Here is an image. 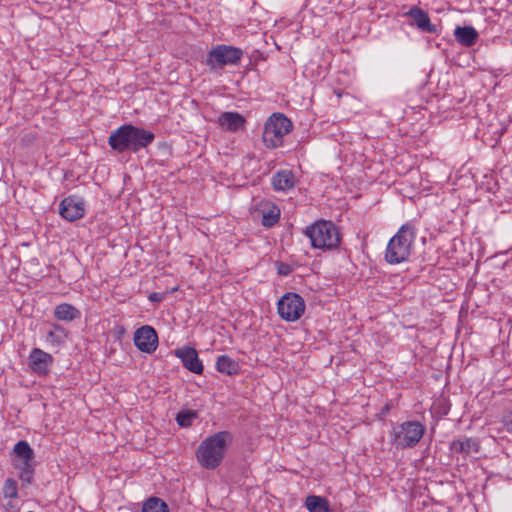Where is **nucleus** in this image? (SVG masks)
I'll return each mask as SVG.
<instances>
[{
  "label": "nucleus",
  "instance_id": "f257e3e1",
  "mask_svg": "<svg viewBox=\"0 0 512 512\" xmlns=\"http://www.w3.org/2000/svg\"><path fill=\"white\" fill-rule=\"evenodd\" d=\"M154 140L153 132L132 124H124L110 133L108 144L117 153H137L147 148Z\"/></svg>",
  "mask_w": 512,
  "mask_h": 512
},
{
  "label": "nucleus",
  "instance_id": "f03ea898",
  "mask_svg": "<svg viewBox=\"0 0 512 512\" xmlns=\"http://www.w3.org/2000/svg\"><path fill=\"white\" fill-rule=\"evenodd\" d=\"M233 436L229 431H219L204 439L196 450V458L205 469L217 468L225 457Z\"/></svg>",
  "mask_w": 512,
  "mask_h": 512
},
{
  "label": "nucleus",
  "instance_id": "7ed1b4c3",
  "mask_svg": "<svg viewBox=\"0 0 512 512\" xmlns=\"http://www.w3.org/2000/svg\"><path fill=\"white\" fill-rule=\"evenodd\" d=\"M415 238V226L411 223L403 224L387 244L385 261L390 265H396L407 261L411 255V249Z\"/></svg>",
  "mask_w": 512,
  "mask_h": 512
},
{
  "label": "nucleus",
  "instance_id": "20e7f679",
  "mask_svg": "<svg viewBox=\"0 0 512 512\" xmlns=\"http://www.w3.org/2000/svg\"><path fill=\"white\" fill-rule=\"evenodd\" d=\"M304 234L309 238L314 249L334 250L341 243V234L338 227L328 220H319L307 226Z\"/></svg>",
  "mask_w": 512,
  "mask_h": 512
},
{
  "label": "nucleus",
  "instance_id": "39448f33",
  "mask_svg": "<svg viewBox=\"0 0 512 512\" xmlns=\"http://www.w3.org/2000/svg\"><path fill=\"white\" fill-rule=\"evenodd\" d=\"M293 129V124L283 113H273L264 124L263 143L268 149L283 145L284 136Z\"/></svg>",
  "mask_w": 512,
  "mask_h": 512
},
{
  "label": "nucleus",
  "instance_id": "423d86ee",
  "mask_svg": "<svg viewBox=\"0 0 512 512\" xmlns=\"http://www.w3.org/2000/svg\"><path fill=\"white\" fill-rule=\"evenodd\" d=\"M425 426L419 421H405L393 429V443L397 448L415 447L425 433Z\"/></svg>",
  "mask_w": 512,
  "mask_h": 512
},
{
  "label": "nucleus",
  "instance_id": "0eeeda50",
  "mask_svg": "<svg viewBox=\"0 0 512 512\" xmlns=\"http://www.w3.org/2000/svg\"><path fill=\"white\" fill-rule=\"evenodd\" d=\"M243 57V50L225 44L214 46L207 54L205 63L211 69H221L227 65H237Z\"/></svg>",
  "mask_w": 512,
  "mask_h": 512
},
{
  "label": "nucleus",
  "instance_id": "6e6552de",
  "mask_svg": "<svg viewBox=\"0 0 512 512\" xmlns=\"http://www.w3.org/2000/svg\"><path fill=\"white\" fill-rule=\"evenodd\" d=\"M18 461L15 465L19 471V479L25 484H31L35 472L34 451L25 440L18 441L13 448Z\"/></svg>",
  "mask_w": 512,
  "mask_h": 512
},
{
  "label": "nucleus",
  "instance_id": "1a4fd4ad",
  "mask_svg": "<svg viewBox=\"0 0 512 512\" xmlns=\"http://www.w3.org/2000/svg\"><path fill=\"white\" fill-rule=\"evenodd\" d=\"M306 304L304 299L294 292L285 293L277 303V311L281 319L295 322L304 314Z\"/></svg>",
  "mask_w": 512,
  "mask_h": 512
},
{
  "label": "nucleus",
  "instance_id": "9d476101",
  "mask_svg": "<svg viewBox=\"0 0 512 512\" xmlns=\"http://www.w3.org/2000/svg\"><path fill=\"white\" fill-rule=\"evenodd\" d=\"M59 213L62 218L70 222L81 219L85 214L83 198L76 195L64 198L60 203Z\"/></svg>",
  "mask_w": 512,
  "mask_h": 512
},
{
  "label": "nucleus",
  "instance_id": "9b49d317",
  "mask_svg": "<svg viewBox=\"0 0 512 512\" xmlns=\"http://www.w3.org/2000/svg\"><path fill=\"white\" fill-rule=\"evenodd\" d=\"M135 346L144 353L152 354L158 347V335L151 326L144 325L134 333Z\"/></svg>",
  "mask_w": 512,
  "mask_h": 512
},
{
  "label": "nucleus",
  "instance_id": "f8f14e48",
  "mask_svg": "<svg viewBox=\"0 0 512 512\" xmlns=\"http://www.w3.org/2000/svg\"><path fill=\"white\" fill-rule=\"evenodd\" d=\"M53 363V357L49 353L34 348L29 355V368L38 376L46 375Z\"/></svg>",
  "mask_w": 512,
  "mask_h": 512
},
{
  "label": "nucleus",
  "instance_id": "ddd939ff",
  "mask_svg": "<svg viewBox=\"0 0 512 512\" xmlns=\"http://www.w3.org/2000/svg\"><path fill=\"white\" fill-rule=\"evenodd\" d=\"M175 356L181 360L187 370L195 374H202L203 364L195 348L190 346L180 347L175 350Z\"/></svg>",
  "mask_w": 512,
  "mask_h": 512
},
{
  "label": "nucleus",
  "instance_id": "4468645a",
  "mask_svg": "<svg viewBox=\"0 0 512 512\" xmlns=\"http://www.w3.org/2000/svg\"><path fill=\"white\" fill-rule=\"evenodd\" d=\"M218 125L225 131L237 132L245 128L246 119L238 112H222L217 119Z\"/></svg>",
  "mask_w": 512,
  "mask_h": 512
},
{
  "label": "nucleus",
  "instance_id": "2eb2a0df",
  "mask_svg": "<svg viewBox=\"0 0 512 512\" xmlns=\"http://www.w3.org/2000/svg\"><path fill=\"white\" fill-rule=\"evenodd\" d=\"M413 20V24L422 32L436 33L437 26L432 24L429 15L417 6H412L405 14Z\"/></svg>",
  "mask_w": 512,
  "mask_h": 512
},
{
  "label": "nucleus",
  "instance_id": "dca6fc26",
  "mask_svg": "<svg viewBox=\"0 0 512 512\" xmlns=\"http://www.w3.org/2000/svg\"><path fill=\"white\" fill-rule=\"evenodd\" d=\"M271 184L276 191L287 192L295 185V177L290 170H280L271 178Z\"/></svg>",
  "mask_w": 512,
  "mask_h": 512
},
{
  "label": "nucleus",
  "instance_id": "f3484780",
  "mask_svg": "<svg viewBox=\"0 0 512 512\" xmlns=\"http://www.w3.org/2000/svg\"><path fill=\"white\" fill-rule=\"evenodd\" d=\"M450 450L453 453L470 455L479 451V442L475 438H458L451 442Z\"/></svg>",
  "mask_w": 512,
  "mask_h": 512
},
{
  "label": "nucleus",
  "instance_id": "a211bd4d",
  "mask_svg": "<svg viewBox=\"0 0 512 512\" xmlns=\"http://www.w3.org/2000/svg\"><path fill=\"white\" fill-rule=\"evenodd\" d=\"M454 37L462 46L471 47L477 42L479 34L472 26H457L454 30Z\"/></svg>",
  "mask_w": 512,
  "mask_h": 512
},
{
  "label": "nucleus",
  "instance_id": "6ab92c4d",
  "mask_svg": "<svg viewBox=\"0 0 512 512\" xmlns=\"http://www.w3.org/2000/svg\"><path fill=\"white\" fill-rule=\"evenodd\" d=\"M53 315L56 320L71 322L81 317V312L72 304L61 303L54 308Z\"/></svg>",
  "mask_w": 512,
  "mask_h": 512
},
{
  "label": "nucleus",
  "instance_id": "aec40b11",
  "mask_svg": "<svg viewBox=\"0 0 512 512\" xmlns=\"http://www.w3.org/2000/svg\"><path fill=\"white\" fill-rule=\"evenodd\" d=\"M216 369L221 374L232 376L239 373L240 366L230 356L220 355L216 361Z\"/></svg>",
  "mask_w": 512,
  "mask_h": 512
},
{
  "label": "nucleus",
  "instance_id": "412c9836",
  "mask_svg": "<svg viewBox=\"0 0 512 512\" xmlns=\"http://www.w3.org/2000/svg\"><path fill=\"white\" fill-rule=\"evenodd\" d=\"M305 506L309 512H331L328 500L321 496H308Z\"/></svg>",
  "mask_w": 512,
  "mask_h": 512
},
{
  "label": "nucleus",
  "instance_id": "4be33fe9",
  "mask_svg": "<svg viewBox=\"0 0 512 512\" xmlns=\"http://www.w3.org/2000/svg\"><path fill=\"white\" fill-rule=\"evenodd\" d=\"M280 213L279 207L274 204L264 207L262 210V225L265 227L274 226L279 221Z\"/></svg>",
  "mask_w": 512,
  "mask_h": 512
},
{
  "label": "nucleus",
  "instance_id": "5701e85b",
  "mask_svg": "<svg viewBox=\"0 0 512 512\" xmlns=\"http://www.w3.org/2000/svg\"><path fill=\"white\" fill-rule=\"evenodd\" d=\"M142 512H169V508L162 499L151 497L143 504Z\"/></svg>",
  "mask_w": 512,
  "mask_h": 512
},
{
  "label": "nucleus",
  "instance_id": "b1692460",
  "mask_svg": "<svg viewBox=\"0 0 512 512\" xmlns=\"http://www.w3.org/2000/svg\"><path fill=\"white\" fill-rule=\"evenodd\" d=\"M197 418V412L191 410L180 411L176 415V422L180 427L186 428L192 425L194 419Z\"/></svg>",
  "mask_w": 512,
  "mask_h": 512
},
{
  "label": "nucleus",
  "instance_id": "393cba45",
  "mask_svg": "<svg viewBox=\"0 0 512 512\" xmlns=\"http://www.w3.org/2000/svg\"><path fill=\"white\" fill-rule=\"evenodd\" d=\"M3 496L5 498H17L18 496V485L15 479L7 478L2 488Z\"/></svg>",
  "mask_w": 512,
  "mask_h": 512
},
{
  "label": "nucleus",
  "instance_id": "a878e982",
  "mask_svg": "<svg viewBox=\"0 0 512 512\" xmlns=\"http://www.w3.org/2000/svg\"><path fill=\"white\" fill-rule=\"evenodd\" d=\"M501 422L506 431L512 433V408L503 414Z\"/></svg>",
  "mask_w": 512,
  "mask_h": 512
},
{
  "label": "nucleus",
  "instance_id": "bb28decb",
  "mask_svg": "<svg viewBox=\"0 0 512 512\" xmlns=\"http://www.w3.org/2000/svg\"><path fill=\"white\" fill-rule=\"evenodd\" d=\"M277 273L282 276H288L292 273L293 268L291 265L284 262H277Z\"/></svg>",
  "mask_w": 512,
  "mask_h": 512
},
{
  "label": "nucleus",
  "instance_id": "cd10ccee",
  "mask_svg": "<svg viewBox=\"0 0 512 512\" xmlns=\"http://www.w3.org/2000/svg\"><path fill=\"white\" fill-rule=\"evenodd\" d=\"M149 300L152 302L161 301L162 297L158 293H152L149 295Z\"/></svg>",
  "mask_w": 512,
  "mask_h": 512
},
{
  "label": "nucleus",
  "instance_id": "c85d7f7f",
  "mask_svg": "<svg viewBox=\"0 0 512 512\" xmlns=\"http://www.w3.org/2000/svg\"><path fill=\"white\" fill-rule=\"evenodd\" d=\"M54 327H55L56 330H61V331L63 330L62 327L59 326V325H54Z\"/></svg>",
  "mask_w": 512,
  "mask_h": 512
},
{
  "label": "nucleus",
  "instance_id": "c756f323",
  "mask_svg": "<svg viewBox=\"0 0 512 512\" xmlns=\"http://www.w3.org/2000/svg\"><path fill=\"white\" fill-rule=\"evenodd\" d=\"M48 335H49V337H53V336H54V333H53L52 331H50V332L48 333Z\"/></svg>",
  "mask_w": 512,
  "mask_h": 512
},
{
  "label": "nucleus",
  "instance_id": "7c9ffc66",
  "mask_svg": "<svg viewBox=\"0 0 512 512\" xmlns=\"http://www.w3.org/2000/svg\"><path fill=\"white\" fill-rule=\"evenodd\" d=\"M335 93H336V95H337L338 97H340V96H341L340 92L335 91Z\"/></svg>",
  "mask_w": 512,
  "mask_h": 512
}]
</instances>
